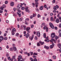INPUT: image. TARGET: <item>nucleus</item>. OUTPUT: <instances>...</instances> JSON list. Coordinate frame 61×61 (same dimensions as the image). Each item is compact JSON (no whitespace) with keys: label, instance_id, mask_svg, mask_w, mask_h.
<instances>
[{"label":"nucleus","instance_id":"nucleus-1","mask_svg":"<svg viewBox=\"0 0 61 61\" xmlns=\"http://www.w3.org/2000/svg\"><path fill=\"white\" fill-rule=\"evenodd\" d=\"M49 24L50 27H51V28H52V29H54V26L52 24V23H50Z\"/></svg>","mask_w":61,"mask_h":61},{"label":"nucleus","instance_id":"nucleus-2","mask_svg":"<svg viewBox=\"0 0 61 61\" xmlns=\"http://www.w3.org/2000/svg\"><path fill=\"white\" fill-rule=\"evenodd\" d=\"M55 34L54 33H52L51 34V38H54L55 37Z\"/></svg>","mask_w":61,"mask_h":61},{"label":"nucleus","instance_id":"nucleus-3","mask_svg":"<svg viewBox=\"0 0 61 61\" xmlns=\"http://www.w3.org/2000/svg\"><path fill=\"white\" fill-rule=\"evenodd\" d=\"M36 35L38 37H40V33L39 31H38L36 32Z\"/></svg>","mask_w":61,"mask_h":61},{"label":"nucleus","instance_id":"nucleus-4","mask_svg":"<svg viewBox=\"0 0 61 61\" xmlns=\"http://www.w3.org/2000/svg\"><path fill=\"white\" fill-rule=\"evenodd\" d=\"M43 29H46V32H47V31H48V28L46 26V27L45 26H44V27H43Z\"/></svg>","mask_w":61,"mask_h":61},{"label":"nucleus","instance_id":"nucleus-5","mask_svg":"<svg viewBox=\"0 0 61 61\" xmlns=\"http://www.w3.org/2000/svg\"><path fill=\"white\" fill-rule=\"evenodd\" d=\"M46 26V24L45 23H43L41 24V27H43Z\"/></svg>","mask_w":61,"mask_h":61},{"label":"nucleus","instance_id":"nucleus-6","mask_svg":"<svg viewBox=\"0 0 61 61\" xmlns=\"http://www.w3.org/2000/svg\"><path fill=\"white\" fill-rule=\"evenodd\" d=\"M7 58L9 60V61H13V59L12 58L11 59V58H10V56H9L7 57Z\"/></svg>","mask_w":61,"mask_h":61},{"label":"nucleus","instance_id":"nucleus-7","mask_svg":"<svg viewBox=\"0 0 61 61\" xmlns=\"http://www.w3.org/2000/svg\"><path fill=\"white\" fill-rule=\"evenodd\" d=\"M17 14L19 15V17H21V13L20 12H18L17 13Z\"/></svg>","mask_w":61,"mask_h":61},{"label":"nucleus","instance_id":"nucleus-8","mask_svg":"<svg viewBox=\"0 0 61 61\" xmlns=\"http://www.w3.org/2000/svg\"><path fill=\"white\" fill-rule=\"evenodd\" d=\"M20 7H21V5H18V6L17 7V9H20Z\"/></svg>","mask_w":61,"mask_h":61},{"label":"nucleus","instance_id":"nucleus-9","mask_svg":"<svg viewBox=\"0 0 61 61\" xmlns=\"http://www.w3.org/2000/svg\"><path fill=\"white\" fill-rule=\"evenodd\" d=\"M10 5L11 6H13L14 5V3L13 2H12L10 3Z\"/></svg>","mask_w":61,"mask_h":61},{"label":"nucleus","instance_id":"nucleus-10","mask_svg":"<svg viewBox=\"0 0 61 61\" xmlns=\"http://www.w3.org/2000/svg\"><path fill=\"white\" fill-rule=\"evenodd\" d=\"M11 32H16V30H15V28H13Z\"/></svg>","mask_w":61,"mask_h":61},{"label":"nucleus","instance_id":"nucleus-11","mask_svg":"<svg viewBox=\"0 0 61 61\" xmlns=\"http://www.w3.org/2000/svg\"><path fill=\"white\" fill-rule=\"evenodd\" d=\"M25 61V59H24L23 58H21V59H20V60L19 59H18V61Z\"/></svg>","mask_w":61,"mask_h":61},{"label":"nucleus","instance_id":"nucleus-12","mask_svg":"<svg viewBox=\"0 0 61 61\" xmlns=\"http://www.w3.org/2000/svg\"><path fill=\"white\" fill-rule=\"evenodd\" d=\"M43 8H44V6H41L40 8V10H42L43 9Z\"/></svg>","mask_w":61,"mask_h":61},{"label":"nucleus","instance_id":"nucleus-13","mask_svg":"<svg viewBox=\"0 0 61 61\" xmlns=\"http://www.w3.org/2000/svg\"><path fill=\"white\" fill-rule=\"evenodd\" d=\"M56 22L57 23H59V19L58 18L56 19Z\"/></svg>","mask_w":61,"mask_h":61},{"label":"nucleus","instance_id":"nucleus-14","mask_svg":"<svg viewBox=\"0 0 61 61\" xmlns=\"http://www.w3.org/2000/svg\"><path fill=\"white\" fill-rule=\"evenodd\" d=\"M30 30V27H28L26 28V31H28V30Z\"/></svg>","mask_w":61,"mask_h":61},{"label":"nucleus","instance_id":"nucleus-15","mask_svg":"<svg viewBox=\"0 0 61 61\" xmlns=\"http://www.w3.org/2000/svg\"><path fill=\"white\" fill-rule=\"evenodd\" d=\"M29 34L27 33L26 34V38H27L28 37H29Z\"/></svg>","mask_w":61,"mask_h":61},{"label":"nucleus","instance_id":"nucleus-16","mask_svg":"<svg viewBox=\"0 0 61 61\" xmlns=\"http://www.w3.org/2000/svg\"><path fill=\"white\" fill-rule=\"evenodd\" d=\"M34 35H32V36L31 37V39H30V40H31V41H32V40H33V38H34Z\"/></svg>","mask_w":61,"mask_h":61},{"label":"nucleus","instance_id":"nucleus-17","mask_svg":"<svg viewBox=\"0 0 61 61\" xmlns=\"http://www.w3.org/2000/svg\"><path fill=\"white\" fill-rule=\"evenodd\" d=\"M18 57L19 58H18V59H20H20H21L22 58V56L21 55H20L19 56H18Z\"/></svg>","mask_w":61,"mask_h":61},{"label":"nucleus","instance_id":"nucleus-18","mask_svg":"<svg viewBox=\"0 0 61 61\" xmlns=\"http://www.w3.org/2000/svg\"><path fill=\"white\" fill-rule=\"evenodd\" d=\"M58 46L60 48H61V44L60 43H59L58 44Z\"/></svg>","mask_w":61,"mask_h":61},{"label":"nucleus","instance_id":"nucleus-19","mask_svg":"<svg viewBox=\"0 0 61 61\" xmlns=\"http://www.w3.org/2000/svg\"><path fill=\"white\" fill-rule=\"evenodd\" d=\"M4 40L3 37L1 36H0V41H2Z\"/></svg>","mask_w":61,"mask_h":61},{"label":"nucleus","instance_id":"nucleus-20","mask_svg":"<svg viewBox=\"0 0 61 61\" xmlns=\"http://www.w3.org/2000/svg\"><path fill=\"white\" fill-rule=\"evenodd\" d=\"M44 48H46V49H49V47L46 46H44Z\"/></svg>","mask_w":61,"mask_h":61},{"label":"nucleus","instance_id":"nucleus-21","mask_svg":"<svg viewBox=\"0 0 61 61\" xmlns=\"http://www.w3.org/2000/svg\"><path fill=\"white\" fill-rule=\"evenodd\" d=\"M39 42L41 45H42L44 44V42H42V41H40Z\"/></svg>","mask_w":61,"mask_h":61},{"label":"nucleus","instance_id":"nucleus-22","mask_svg":"<svg viewBox=\"0 0 61 61\" xmlns=\"http://www.w3.org/2000/svg\"><path fill=\"white\" fill-rule=\"evenodd\" d=\"M13 48L14 51H16V50H17L16 48L15 47H13Z\"/></svg>","mask_w":61,"mask_h":61},{"label":"nucleus","instance_id":"nucleus-23","mask_svg":"<svg viewBox=\"0 0 61 61\" xmlns=\"http://www.w3.org/2000/svg\"><path fill=\"white\" fill-rule=\"evenodd\" d=\"M55 40L53 39V38L51 39V40L50 41V42H51L52 43H53V41Z\"/></svg>","mask_w":61,"mask_h":61},{"label":"nucleus","instance_id":"nucleus-24","mask_svg":"<svg viewBox=\"0 0 61 61\" xmlns=\"http://www.w3.org/2000/svg\"><path fill=\"white\" fill-rule=\"evenodd\" d=\"M53 9L54 10H57V9H56V6H54L53 7Z\"/></svg>","mask_w":61,"mask_h":61},{"label":"nucleus","instance_id":"nucleus-25","mask_svg":"<svg viewBox=\"0 0 61 61\" xmlns=\"http://www.w3.org/2000/svg\"><path fill=\"white\" fill-rule=\"evenodd\" d=\"M58 38H59V37H57L56 36H55V39L56 40L58 39Z\"/></svg>","mask_w":61,"mask_h":61},{"label":"nucleus","instance_id":"nucleus-26","mask_svg":"<svg viewBox=\"0 0 61 61\" xmlns=\"http://www.w3.org/2000/svg\"><path fill=\"white\" fill-rule=\"evenodd\" d=\"M43 37H44V38H46V34L45 33L44 34Z\"/></svg>","mask_w":61,"mask_h":61},{"label":"nucleus","instance_id":"nucleus-27","mask_svg":"<svg viewBox=\"0 0 61 61\" xmlns=\"http://www.w3.org/2000/svg\"><path fill=\"white\" fill-rule=\"evenodd\" d=\"M50 48H51V49H52V48H53V45H51L50 46Z\"/></svg>","mask_w":61,"mask_h":61},{"label":"nucleus","instance_id":"nucleus-28","mask_svg":"<svg viewBox=\"0 0 61 61\" xmlns=\"http://www.w3.org/2000/svg\"><path fill=\"white\" fill-rule=\"evenodd\" d=\"M59 33L60 34H61V29H60L59 30Z\"/></svg>","mask_w":61,"mask_h":61},{"label":"nucleus","instance_id":"nucleus-29","mask_svg":"<svg viewBox=\"0 0 61 61\" xmlns=\"http://www.w3.org/2000/svg\"><path fill=\"white\" fill-rule=\"evenodd\" d=\"M23 19V18H20V21H22Z\"/></svg>","mask_w":61,"mask_h":61},{"label":"nucleus","instance_id":"nucleus-30","mask_svg":"<svg viewBox=\"0 0 61 61\" xmlns=\"http://www.w3.org/2000/svg\"><path fill=\"white\" fill-rule=\"evenodd\" d=\"M15 56H12V58H13V59H15V56H16V55L15 54Z\"/></svg>","mask_w":61,"mask_h":61},{"label":"nucleus","instance_id":"nucleus-31","mask_svg":"<svg viewBox=\"0 0 61 61\" xmlns=\"http://www.w3.org/2000/svg\"><path fill=\"white\" fill-rule=\"evenodd\" d=\"M11 33H12V35L13 36H14L15 35V32L11 31Z\"/></svg>","mask_w":61,"mask_h":61},{"label":"nucleus","instance_id":"nucleus-32","mask_svg":"<svg viewBox=\"0 0 61 61\" xmlns=\"http://www.w3.org/2000/svg\"><path fill=\"white\" fill-rule=\"evenodd\" d=\"M4 39L5 40H7V37H5V38H4Z\"/></svg>","mask_w":61,"mask_h":61},{"label":"nucleus","instance_id":"nucleus-33","mask_svg":"<svg viewBox=\"0 0 61 61\" xmlns=\"http://www.w3.org/2000/svg\"><path fill=\"white\" fill-rule=\"evenodd\" d=\"M56 7L57 9H58V8H59V6L57 5H56Z\"/></svg>","mask_w":61,"mask_h":61},{"label":"nucleus","instance_id":"nucleus-34","mask_svg":"<svg viewBox=\"0 0 61 61\" xmlns=\"http://www.w3.org/2000/svg\"><path fill=\"white\" fill-rule=\"evenodd\" d=\"M23 27H24V30H26V26H23Z\"/></svg>","mask_w":61,"mask_h":61},{"label":"nucleus","instance_id":"nucleus-35","mask_svg":"<svg viewBox=\"0 0 61 61\" xmlns=\"http://www.w3.org/2000/svg\"><path fill=\"white\" fill-rule=\"evenodd\" d=\"M0 9L1 10H4V9L2 6H1L0 7Z\"/></svg>","mask_w":61,"mask_h":61},{"label":"nucleus","instance_id":"nucleus-36","mask_svg":"<svg viewBox=\"0 0 61 61\" xmlns=\"http://www.w3.org/2000/svg\"><path fill=\"white\" fill-rule=\"evenodd\" d=\"M33 55H36V56H37V53H34L33 54Z\"/></svg>","mask_w":61,"mask_h":61},{"label":"nucleus","instance_id":"nucleus-37","mask_svg":"<svg viewBox=\"0 0 61 61\" xmlns=\"http://www.w3.org/2000/svg\"><path fill=\"white\" fill-rule=\"evenodd\" d=\"M2 7L3 8H5L6 7V6L5 5H3Z\"/></svg>","mask_w":61,"mask_h":61},{"label":"nucleus","instance_id":"nucleus-38","mask_svg":"<svg viewBox=\"0 0 61 61\" xmlns=\"http://www.w3.org/2000/svg\"><path fill=\"white\" fill-rule=\"evenodd\" d=\"M37 16L38 18H39V17H41V15H40L39 14H38L37 15Z\"/></svg>","mask_w":61,"mask_h":61},{"label":"nucleus","instance_id":"nucleus-39","mask_svg":"<svg viewBox=\"0 0 61 61\" xmlns=\"http://www.w3.org/2000/svg\"><path fill=\"white\" fill-rule=\"evenodd\" d=\"M30 56H32L33 55V52L30 51Z\"/></svg>","mask_w":61,"mask_h":61},{"label":"nucleus","instance_id":"nucleus-40","mask_svg":"<svg viewBox=\"0 0 61 61\" xmlns=\"http://www.w3.org/2000/svg\"><path fill=\"white\" fill-rule=\"evenodd\" d=\"M25 11L27 12H28V13H29L30 11H29V10L28 9L25 10Z\"/></svg>","mask_w":61,"mask_h":61},{"label":"nucleus","instance_id":"nucleus-41","mask_svg":"<svg viewBox=\"0 0 61 61\" xmlns=\"http://www.w3.org/2000/svg\"><path fill=\"white\" fill-rule=\"evenodd\" d=\"M51 21H53V17H52L51 18Z\"/></svg>","mask_w":61,"mask_h":61},{"label":"nucleus","instance_id":"nucleus-42","mask_svg":"<svg viewBox=\"0 0 61 61\" xmlns=\"http://www.w3.org/2000/svg\"><path fill=\"white\" fill-rule=\"evenodd\" d=\"M25 25H27L28 24V23L27 22H26V21H25Z\"/></svg>","mask_w":61,"mask_h":61},{"label":"nucleus","instance_id":"nucleus-43","mask_svg":"<svg viewBox=\"0 0 61 61\" xmlns=\"http://www.w3.org/2000/svg\"><path fill=\"white\" fill-rule=\"evenodd\" d=\"M35 40H37V39H38V38H37V37L36 36L35 38Z\"/></svg>","mask_w":61,"mask_h":61},{"label":"nucleus","instance_id":"nucleus-44","mask_svg":"<svg viewBox=\"0 0 61 61\" xmlns=\"http://www.w3.org/2000/svg\"><path fill=\"white\" fill-rule=\"evenodd\" d=\"M53 57L54 59H56V56H53Z\"/></svg>","mask_w":61,"mask_h":61},{"label":"nucleus","instance_id":"nucleus-45","mask_svg":"<svg viewBox=\"0 0 61 61\" xmlns=\"http://www.w3.org/2000/svg\"><path fill=\"white\" fill-rule=\"evenodd\" d=\"M19 36V33H17L16 34L15 36Z\"/></svg>","mask_w":61,"mask_h":61},{"label":"nucleus","instance_id":"nucleus-46","mask_svg":"<svg viewBox=\"0 0 61 61\" xmlns=\"http://www.w3.org/2000/svg\"><path fill=\"white\" fill-rule=\"evenodd\" d=\"M52 2L53 3H55L56 2V0H53L52 1Z\"/></svg>","mask_w":61,"mask_h":61},{"label":"nucleus","instance_id":"nucleus-47","mask_svg":"<svg viewBox=\"0 0 61 61\" xmlns=\"http://www.w3.org/2000/svg\"><path fill=\"white\" fill-rule=\"evenodd\" d=\"M33 57L34 58H35V59H36V56H33Z\"/></svg>","mask_w":61,"mask_h":61},{"label":"nucleus","instance_id":"nucleus-48","mask_svg":"<svg viewBox=\"0 0 61 61\" xmlns=\"http://www.w3.org/2000/svg\"><path fill=\"white\" fill-rule=\"evenodd\" d=\"M49 41L48 39L47 40H45V42H46V41L47 42H48Z\"/></svg>","mask_w":61,"mask_h":61},{"label":"nucleus","instance_id":"nucleus-49","mask_svg":"<svg viewBox=\"0 0 61 61\" xmlns=\"http://www.w3.org/2000/svg\"><path fill=\"white\" fill-rule=\"evenodd\" d=\"M36 16V15L35 14H33V17H35V16Z\"/></svg>","mask_w":61,"mask_h":61},{"label":"nucleus","instance_id":"nucleus-50","mask_svg":"<svg viewBox=\"0 0 61 61\" xmlns=\"http://www.w3.org/2000/svg\"><path fill=\"white\" fill-rule=\"evenodd\" d=\"M35 5H38V2H36L35 3Z\"/></svg>","mask_w":61,"mask_h":61},{"label":"nucleus","instance_id":"nucleus-51","mask_svg":"<svg viewBox=\"0 0 61 61\" xmlns=\"http://www.w3.org/2000/svg\"><path fill=\"white\" fill-rule=\"evenodd\" d=\"M54 15V14L52 13H51L50 14V15H51V16H52V15Z\"/></svg>","mask_w":61,"mask_h":61},{"label":"nucleus","instance_id":"nucleus-52","mask_svg":"<svg viewBox=\"0 0 61 61\" xmlns=\"http://www.w3.org/2000/svg\"><path fill=\"white\" fill-rule=\"evenodd\" d=\"M13 10L14 12H15L16 11V8H15L13 9Z\"/></svg>","mask_w":61,"mask_h":61},{"label":"nucleus","instance_id":"nucleus-53","mask_svg":"<svg viewBox=\"0 0 61 61\" xmlns=\"http://www.w3.org/2000/svg\"><path fill=\"white\" fill-rule=\"evenodd\" d=\"M21 9L22 10H24L25 9V8L24 7H21Z\"/></svg>","mask_w":61,"mask_h":61},{"label":"nucleus","instance_id":"nucleus-54","mask_svg":"<svg viewBox=\"0 0 61 61\" xmlns=\"http://www.w3.org/2000/svg\"><path fill=\"white\" fill-rule=\"evenodd\" d=\"M37 46H40V43H38L37 44Z\"/></svg>","mask_w":61,"mask_h":61},{"label":"nucleus","instance_id":"nucleus-55","mask_svg":"<svg viewBox=\"0 0 61 61\" xmlns=\"http://www.w3.org/2000/svg\"><path fill=\"white\" fill-rule=\"evenodd\" d=\"M6 35H7V34H6V33H5L4 34V36H5V37L6 36Z\"/></svg>","mask_w":61,"mask_h":61},{"label":"nucleus","instance_id":"nucleus-56","mask_svg":"<svg viewBox=\"0 0 61 61\" xmlns=\"http://www.w3.org/2000/svg\"><path fill=\"white\" fill-rule=\"evenodd\" d=\"M59 27H60V28H61V24H60L59 25Z\"/></svg>","mask_w":61,"mask_h":61},{"label":"nucleus","instance_id":"nucleus-57","mask_svg":"<svg viewBox=\"0 0 61 61\" xmlns=\"http://www.w3.org/2000/svg\"><path fill=\"white\" fill-rule=\"evenodd\" d=\"M27 33H30V30H27Z\"/></svg>","mask_w":61,"mask_h":61},{"label":"nucleus","instance_id":"nucleus-58","mask_svg":"<svg viewBox=\"0 0 61 61\" xmlns=\"http://www.w3.org/2000/svg\"><path fill=\"white\" fill-rule=\"evenodd\" d=\"M5 4H7L8 3V1H6L5 2Z\"/></svg>","mask_w":61,"mask_h":61},{"label":"nucleus","instance_id":"nucleus-59","mask_svg":"<svg viewBox=\"0 0 61 61\" xmlns=\"http://www.w3.org/2000/svg\"><path fill=\"white\" fill-rule=\"evenodd\" d=\"M10 51H13V48H10Z\"/></svg>","mask_w":61,"mask_h":61},{"label":"nucleus","instance_id":"nucleus-60","mask_svg":"<svg viewBox=\"0 0 61 61\" xmlns=\"http://www.w3.org/2000/svg\"><path fill=\"white\" fill-rule=\"evenodd\" d=\"M6 56L7 57H8V56H9V54H8V53H6Z\"/></svg>","mask_w":61,"mask_h":61},{"label":"nucleus","instance_id":"nucleus-61","mask_svg":"<svg viewBox=\"0 0 61 61\" xmlns=\"http://www.w3.org/2000/svg\"><path fill=\"white\" fill-rule=\"evenodd\" d=\"M53 13H56V11L55 10H53Z\"/></svg>","mask_w":61,"mask_h":61},{"label":"nucleus","instance_id":"nucleus-62","mask_svg":"<svg viewBox=\"0 0 61 61\" xmlns=\"http://www.w3.org/2000/svg\"><path fill=\"white\" fill-rule=\"evenodd\" d=\"M32 5H33V7H35V3H32Z\"/></svg>","mask_w":61,"mask_h":61},{"label":"nucleus","instance_id":"nucleus-63","mask_svg":"<svg viewBox=\"0 0 61 61\" xmlns=\"http://www.w3.org/2000/svg\"><path fill=\"white\" fill-rule=\"evenodd\" d=\"M34 61H37V59H34Z\"/></svg>","mask_w":61,"mask_h":61},{"label":"nucleus","instance_id":"nucleus-64","mask_svg":"<svg viewBox=\"0 0 61 61\" xmlns=\"http://www.w3.org/2000/svg\"><path fill=\"white\" fill-rule=\"evenodd\" d=\"M33 16L32 15H31L30 16V18H31V19H32L33 18Z\"/></svg>","mask_w":61,"mask_h":61}]
</instances>
